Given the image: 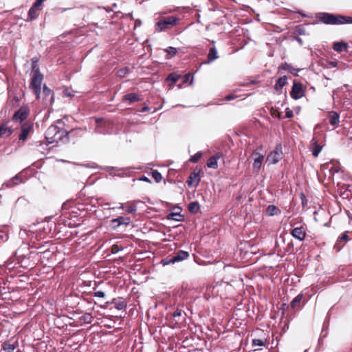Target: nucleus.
<instances>
[{
  "label": "nucleus",
  "mask_w": 352,
  "mask_h": 352,
  "mask_svg": "<svg viewBox=\"0 0 352 352\" xmlns=\"http://www.w3.org/2000/svg\"><path fill=\"white\" fill-rule=\"evenodd\" d=\"M24 249H26V246L21 247L16 251V259L20 263L21 267L25 269H32L40 261L38 258L39 252L38 250H28L25 254L23 252Z\"/></svg>",
  "instance_id": "nucleus-1"
},
{
  "label": "nucleus",
  "mask_w": 352,
  "mask_h": 352,
  "mask_svg": "<svg viewBox=\"0 0 352 352\" xmlns=\"http://www.w3.org/2000/svg\"><path fill=\"white\" fill-rule=\"evenodd\" d=\"M31 80L30 88L36 95V99H40L41 96V84L43 80V75L41 73L38 65L34 61L32 65Z\"/></svg>",
  "instance_id": "nucleus-2"
},
{
  "label": "nucleus",
  "mask_w": 352,
  "mask_h": 352,
  "mask_svg": "<svg viewBox=\"0 0 352 352\" xmlns=\"http://www.w3.org/2000/svg\"><path fill=\"white\" fill-rule=\"evenodd\" d=\"M67 135L66 131L57 126L51 125L45 132V139L49 144L58 143Z\"/></svg>",
  "instance_id": "nucleus-3"
},
{
  "label": "nucleus",
  "mask_w": 352,
  "mask_h": 352,
  "mask_svg": "<svg viewBox=\"0 0 352 352\" xmlns=\"http://www.w3.org/2000/svg\"><path fill=\"white\" fill-rule=\"evenodd\" d=\"M181 19L175 16H170L163 18L156 23V31L162 32L177 25Z\"/></svg>",
  "instance_id": "nucleus-4"
},
{
  "label": "nucleus",
  "mask_w": 352,
  "mask_h": 352,
  "mask_svg": "<svg viewBox=\"0 0 352 352\" xmlns=\"http://www.w3.org/2000/svg\"><path fill=\"white\" fill-rule=\"evenodd\" d=\"M41 94L43 96V104L45 107L51 106L54 103V96L53 91L45 84L43 85Z\"/></svg>",
  "instance_id": "nucleus-5"
},
{
  "label": "nucleus",
  "mask_w": 352,
  "mask_h": 352,
  "mask_svg": "<svg viewBox=\"0 0 352 352\" xmlns=\"http://www.w3.org/2000/svg\"><path fill=\"white\" fill-rule=\"evenodd\" d=\"M305 94L303 86L301 82H294L290 95L292 98L297 100L302 98Z\"/></svg>",
  "instance_id": "nucleus-6"
},
{
  "label": "nucleus",
  "mask_w": 352,
  "mask_h": 352,
  "mask_svg": "<svg viewBox=\"0 0 352 352\" xmlns=\"http://www.w3.org/2000/svg\"><path fill=\"white\" fill-rule=\"evenodd\" d=\"M318 18L320 21L325 24L333 25V22L335 21H333L335 19V14H333L327 12L319 13Z\"/></svg>",
  "instance_id": "nucleus-7"
},
{
  "label": "nucleus",
  "mask_w": 352,
  "mask_h": 352,
  "mask_svg": "<svg viewBox=\"0 0 352 352\" xmlns=\"http://www.w3.org/2000/svg\"><path fill=\"white\" fill-rule=\"evenodd\" d=\"M28 116V111L26 109L21 108L14 113L12 120L16 122H22L25 120Z\"/></svg>",
  "instance_id": "nucleus-8"
},
{
  "label": "nucleus",
  "mask_w": 352,
  "mask_h": 352,
  "mask_svg": "<svg viewBox=\"0 0 352 352\" xmlns=\"http://www.w3.org/2000/svg\"><path fill=\"white\" fill-rule=\"evenodd\" d=\"M199 182H200L199 173H197L195 171H193L190 174L186 182H187L188 186H190H190L197 187L199 185Z\"/></svg>",
  "instance_id": "nucleus-9"
},
{
  "label": "nucleus",
  "mask_w": 352,
  "mask_h": 352,
  "mask_svg": "<svg viewBox=\"0 0 352 352\" xmlns=\"http://www.w3.org/2000/svg\"><path fill=\"white\" fill-rule=\"evenodd\" d=\"M293 237L302 241L305 239L306 236L305 229L304 227H297L292 230L291 232Z\"/></svg>",
  "instance_id": "nucleus-10"
},
{
  "label": "nucleus",
  "mask_w": 352,
  "mask_h": 352,
  "mask_svg": "<svg viewBox=\"0 0 352 352\" xmlns=\"http://www.w3.org/2000/svg\"><path fill=\"white\" fill-rule=\"evenodd\" d=\"M32 130V125L30 123H24L21 126V133L19 135V140L25 141L29 133Z\"/></svg>",
  "instance_id": "nucleus-11"
},
{
  "label": "nucleus",
  "mask_w": 352,
  "mask_h": 352,
  "mask_svg": "<svg viewBox=\"0 0 352 352\" xmlns=\"http://www.w3.org/2000/svg\"><path fill=\"white\" fill-rule=\"evenodd\" d=\"M253 155L255 156L254 161L253 163V171L254 172H258L262 165L264 156L261 154H259L258 153L254 152Z\"/></svg>",
  "instance_id": "nucleus-12"
},
{
  "label": "nucleus",
  "mask_w": 352,
  "mask_h": 352,
  "mask_svg": "<svg viewBox=\"0 0 352 352\" xmlns=\"http://www.w3.org/2000/svg\"><path fill=\"white\" fill-rule=\"evenodd\" d=\"M111 223L114 227H118L122 225L128 226L131 223V219L128 217L121 216L116 219H112Z\"/></svg>",
  "instance_id": "nucleus-13"
},
{
  "label": "nucleus",
  "mask_w": 352,
  "mask_h": 352,
  "mask_svg": "<svg viewBox=\"0 0 352 352\" xmlns=\"http://www.w3.org/2000/svg\"><path fill=\"white\" fill-rule=\"evenodd\" d=\"M141 100L140 95L136 93H131L126 94L123 96L122 100L127 102L129 104H131L133 102L140 101Z\"/></svg>",
  "instance_id": "nucleus-14"
},
{
  "label": "nucleus",
  "mask_w": 352,
  "mask_h": 352,
  "mask_svg": "<svg viewBox=\"0 0 352 352\" xmlns=\"http://www.w3.org/2000/svg\"><path fill=\"white\" fill-rule=\"evenodd\" d=\"M189 257V253L184 250H179L173 255V261L175 263L182 261Z\"/></svg>",
  "instance_id": "nucleus-15"
},
{
  "label": "nucleus",
  "mask_w": 352,
  "mask_h": 352,
  "mask_svg": "<svg viewBox=\"0 0 352 352\" xmlns=\"http://www.w3.org/2000/svg\"><path fill=\"white\" fill-rule=\"evenodd\" d=\"M333 21V25L352 23V17L335 14Z\"/></svg>",
  "instance_id": "nucleus-16"
},
{
  "label": "nucleus",
  "mask_w": 352,
  "mask_h": 352,
  "mask_svg": "<svg viewBox=\"0 0 352 352\" xmlns=\"http://www.w3.org/2000/svg\"><path fill=\"white\" fill-rule=\"evenodd\" d=\"M23 182V180L22 179L21 175L17 174L12 178H11L10 180L6 182V183L4 184L8 188H12L16 185H18L21 183Z\"/></svg>",
  "instance_id": "nucleus-17"
},
{
  "label": "nucleus",
  "mask_w": 352,
  "mask_h": 352,
  "mask_svg": "<svg viewBox=\"0 0 352 352\" xmlns=\"http://www.w3.org/2000/svg\"><path fill=\"white\" fill-rule=\"evenodd\" d=\"M40 8L37 7H34V6H32L28 11V18L25 20L28 22H30L32 20L36 19L38 16V10Z\"/></svg>",
  "instance_id": "nucleus-18"
},
{
  "label": "nucleus",
  "mask_w": 352,
  "mask_h": 352,
  "mask_svg": "<svg viewBox=\"0 0 352 352\" xmlns=\"http://www.w3.org/2000/svg\"><path fill=\"white\" fill-rule=\"evenodd\" d=\"M221 156V154L217 153L215 155H213L210 157L208 162H207V166L208 168L216 169L218 167L217 164V160L219 159V157Z\"/></svg>",
  "instance_id": "nucleus-19"
},
{
  "label": "nucleus",
  "mask_w": 352,
  "mask_h": 352,
  "mask_svg": "<svg viewBox=\"0 0 352 352\" xmlns=\"http://www.w3.org/2000/svg\"><path fill=\"white\" fill-rule=\"evenodd\" d=\"M281 159V153L279 152L274 151L270 153V155L267 156V160L269 161L271 164H276Z\"/></svg>",
  "instance_id": "nucleus-20"
},
{
  "label": "nucleus",
  "mask_w": 352,
  "mask_h": 352,
  "mask_svg": "<svg viewBox=\"0 0 352 352\" xmlns=\"http://www.w3.org/2000/svg\"><path fill=\"white\" fill-rule=\"evenodd\" d=\"M112 303L114 304L115 307L118 310H124L126 307V302L123 298H114L112 300Z\"/></svg>",
  "instance_id": "nucleus-21"
},
{
  "label": "nucleus",
  "mask_w": 352,
  "mask_h": 352,
  "mask_svg": "<svg viewBox=\"0 0 352 352\" xmlns=\"http://www.w3.org/2000/svg\"><path fill=\"white\" fill-rule=\"evenodd\" d=\"M329 123L333 126H336L340 122V116L335 111H331L329 113Z\"/></svg>",
  "instance_id": "nucleus-22"
},
{
  "label": "nucleus",
  "mask_w": 352,
  "mask_h": 352,
  "mask_svg": "<svg viewBox=\"0 0 352 352\" xmlns=\"http://www.w3.org/2000/svg\"><path fill=\"white\" fill-rule=\"evenodd\" d=\"M303 298V295L302 294H299L297 295L291 302L290 306L292 309H299L300 308V302Z\"/></svg>",
  "instance_id": "nucleus-23"
},
{
  "label": "nucleus",
  "mask_w": 352,
  "mask_h": 352,
  "mask_svg": "<svg viewBox=\"0 0 352 352\" xmlns=\"http://www.w3.org/2000/svg\"><path fill=\"white\" fill-rule=\"evenodd\" d=\"M348 47V44L344 42H335L333 43V49L338 52L346 51Z\"/></svg>",
  "instance_id": "nucleus-24"
},
{
  "label": "nucleus",
  "mask_w": 352,
  "mask_h": 352,
  "mask_svg": "<svg viewBox=\"0 0 352 352\" xmlns=\"http://www.w3.org/2000/svg\"><path fill=\"white\" fill-rule=\"evenodd\" d=\"M168 220H174L177 221H183L184 220V215L181 214L180 212H170L168 214L166 217Z\"/></svg>",
  "instance_id": "nucleus-25"
},
{
  "label": "nucleus",
  "mask_w": 352,
  "mask_h": 352,
  "mask_svg": "<svg viewBox=\"0 0 352 352\" xmlns=\"http://www.w3.org/2000/svg\"><path fill=\"white\" fill-rule=\"evenodd\" d=\"M287 80V78L285 76L279 78L274 85V89L276 91H280L283 89V87L286 85Z\"/></svg>",
  "instance_id": "nucleus-26"
},
{
  "label": "nucleus",
  "mask_w": 352,
  "mask_h": 352,
  "mask_svg": "<svg viewBox=\"0 0 352 352\" xmlns=\"http://www.w3.org/2000/svg\"><path fill=\"white\" fill-rule=\"evenodd\" d=\"M219 58L217 50L215 46L211 47L208 54V62H212Z\"/></svg>",
  "instance_id": "nucleus-27"
},
{
  "label": "nucleus",
  "mask_w": 352,
  "mask_h": 352,
  "mask_svg": "<svg viewBox=\"0 0 352 352\" xmlns=\"http://www.w3.org/2000/svg\"><path fill=\"white\" fill-rule=\"evenodd\" d=\"M200 209L199 204L197 201H193L189 204L188 210L192 214H196Z\"/></svg>",
  "instance_id": "nucleus-28"
},
{
  "label": "nucleus",
  "mask_w": 352,
  "mask_h": 352,
  "mask_svg": "<svg viewBox=\"0 0 352 352\" xmlns=\"http://www.w3.org/2000/svg\"><path fill=\"white\" fill-rule=\"evenodd\" d=\"M98 124L95 129V132L98 133H107L109 132V130H104L102 129L103 125H105L106 123L103 122L102 120L99 121V120H96Z\"/></svg>",
  "instance_id": "nucleus-29"
},
{
  "label": "nucleus",
  "mask_w": 352,
  "mask_h": 352,
  "mask_svg": "<svg viewBox=\"0 0 352 352\" xmlns=\"http://www.w3.org/2000/svg\"><path fill=\"white\" fill-rule=\"evenodd\" d=\"M0 130H1V133L2 136L3 135L9 136L12 134V133L13 131V130L11 127L7 126L6 124H2L1 125H0Z\"/></svg>",
  "instance_id": "nucleus-30"
},
{
  "label": "nucleus",
  "mask_w": 352,
  "mask_h": 352,
  "mask_svg": "<svg viewBox=\"0 0 352 352\" xmlns=\"http://www.w3.org/2000/svg\"><path fill=\"white\" fill-rule=\"evenodd\" d=\"M16 349V345L14 344H11L9 342H5L2 344V349L5 352H14Z\"/></svg>",
  "instance_id": "nucleus-31"
},
{
  "label": "nucleus",
  "mask_w": 352,
  "mask_h": 352,
  "mask_svg": "<svg viewBox=\"0 0 352 352\" xmlns=\"http://www.w3.org/2000/svg\"><path fill=\"white\" fill-rule=\"evenodd\" d=\"M326 168L329 170V177L333 176V175L339 171L338 166H335L332 163L327 164Z\"/></svg>",
  "instance_id": "nucleus-32"
},
{
  "label": "nucleus",
  "mask_w": 352,
  "mask_h": 352,
  "mask_svg": "<svg viewBox=\"0 0 352 352\" xmlns=\"http://www.w3.org/2000/svg\"><path fill=\"white\" fill-rule=\"evenodd\" d=\"M165 52L167 53V58H171L173 57L177 52V50L175 47H168L167 49L165 50Z\"/></svg>",
  "instance_id": "nucleus-33"
},
{
  "label": "nucleus",
  "mask_w": 352,
  "mask_h": 352,
  "mask_svg": "<svg viewBox=\"0 0 352 352\" xmlns=\"http://www.w3.org/2000/svg\"><path fill=\"white\" fill-rule=\"evenodd\" d=\"M151 175L157 183L160 182L162 179V174L157 170H153L151 172Z\"/></svg>",
  "instance_id": "nucleus-34"
},
{
  "label": "nucleus",
  "mask_w": 352,
  "mask_h": 352,
  "mask_svg": "<svg viewBox=\"0 0 352 352\" xmlns=\"http://www.w3.org/2000/svg\"><path fill=\"white\" fill-rule=\"evenodd\" d=\"M179 77H180L179 75H178L176 73L173 72V73H170L168 76V77L166 78V80L167 81H170L173 83H175V82H176L179 80Z\"/></svg>",
  "instance_id": "nucleus-35"
},
{
  "label": "nucleus",
  "mask_w": 352,
  "mask_h": 352,
  "mask_svg": "<svg viewBox=\"0 0 352 352\" xmlns=\"http://www.w3.org/2000/svg\"><path fill=\"white\" fill-rule=\"evenodd\" d=\"M277 208L274 205H269L267 208L266 212L269 216H273L277 212Z\"/></svg>",
  "instance_id": "nucleus-36"
},
{
  "label": "nucleus",
  "mask_w": 352,
  "mask_h": 352,
  "mask_svg": "<svg viewBox=\"0 0 352 352\" xmlns=\"http://www.w3.org/2000/svg\"><path fill=\"white\" fill-rule=\"evenodd\" d=\"M38 252H39L38 258L40 260L41 259L42 256L43 258H47V259L50 258V257L52 256V252L48 250H45L44 251H38Z\"/></svg>",
  "instance_id": "nucleus-37"
},
{
  "label": "nucleus",
  "mask_w": 352,
  "mask_h": 352,
  "mask_svg": "<svg viewBox=\"0 0 352 352\" xmlns=\"http://www.w3.org/2000/svg\"><path fill=\"white\" fill-rule=\"evenodd\" d=\"M322 150V146L315 142L314 147L312 149V155L314 157H318Z\"/></svg>",
  "instance_id": "nucleus-38"
},
{
  "label": "nucleus",
  "mask_w": 352,
  "mask_h": 352,
  "mask_svg": "<svg viewBox=\"0 0 352 352\" xmlns=\"http://www.w3.org/2000/svg\"><path fill=\"white\" fill-rule=\"evenodd\" d=\"M129 69L127 67L120 69L117 72V76L120 78H124L129 72Z\"/></svg>",
  "instance_id": "nucleus-39"
},
{
  "label": "nucleus",
  "mask_w": 352,
  "mask_h": 352,
  "mask_svg": "<svg viewBox=\"0 0 352 352\" xmlns=\"http://www.w3.org/2000/svg\"><path fill=\"white\" fill-rule=\"evenodd\" d=\"M202 153L201 152H197L194 155L191 156L189 161L192 163H197L201 157Z\"/></svg>",
  "instance_id": "nucleus-40"
},
{
  "label": "nucleus",
  "mask_w": 352,
  "mask_h": 352,
  "mask_svg": "<svg viewBox=\"0 0 352 352\" xmlns=\"http://www.w3.org/2000/svg\"><path fill=\"white\" fill-rule=\"evenodd\" d=\"M82 319L85 323L90 324L92 322L94 318L90 314H86L82 316Z\"/></svg>",
  "instance_id": "nucleus-41"
},
{
  "label": "nucleus",
  "mask_w": 352,
  "mask_h": 352,
  "mask_svg": "<svg viewBox=\"0 0 352 352\" xmlns=\"http://www.w3.org/2000/svg\"><path fill=\"white\" fill-rule=\"evenodd\" d=\"M265 341H263L261 339H254L252 340V346H262L265 345Z\"/></svg>",
  "instance_id": "nucleus-42"
},
{
  "label": "nucleus",
  "mask_w": 352,
  "mask_h": 352,
  "mask_svg": "<svg viewBox=\"0 0 352 352\" xmlns=\"http://www.w3.org/2000/svg\"><path fill=\"white\" fill-rule=\"evenodd\" d=\"M280 68L292 73V67L287 63H282Z\"/></svg>",
  "instance_id": "nucleus-43"
},
{
  "label": "nucleus",
  "mask_w": 352,
  "mask_h": 352,
  "mask_svg": "<svg viewBox=\"0 0 352 352\" xmlns=\"http://www.w3.org/2000/svg\"><path fill=\"white\" fill-rule=\"evenodd\" d=\"M162 263L164 265H166L170 263H175V261H173V256H169L168 257H166V258L163 259Z\"/></svg>",
  "instance_id": "nucleus-44"
},
{
  "label": "nucleus",
  "mask_w": 352,
  "mask_h": 352,
  "mask_svg": "<svg viewBox=\"0 0 352 352\" xmlns=\"http://www.w3.org/2000/svg\"><path fill=\"white\" fill-rule=\"evenodd\" d=\"M349 240V236H348V232H344L341 236H340L337 241V242H340L341 241H348Z\"/></svg>",
  "instance_id": "nucleus-45"
},
{
  "label": "nucleus",
  "mask_w": 352,
  "mask_h": 352,
  "mask_svg": "<svg viewBox=\"0 0 352 352\" xmlns=\"http://www.w3.org/2000/svg\"><path fill=\"white\" fill-rule=\"evenodd\" d=\"M285 117L287 118L293 117V111L289 108H286L285 109Z\"/></svg>",
  "instance_id": "nucleus-46"
},
{
  "label": "nucleus",
  "mask_w": 352,
  "mask_h": 352,
  "mask_svg": "<svg viewBox=\"0 0 352 352\" xmlns=\"http://www.w3.org/2000/svg\"><path fill=\"white\" fill-rule=\"evenodd\" d=\"M94 296L98 298H104L105 296V294L102 291H97L94 293Z\"/></svg>",
  "instance_id": "nucleus-47"
},
{
  "label": "nucleus",
  "mask_w": 352,
  "mask_h": 352,
  "mask_svg": "<svg viewBox=\"0 0 352 352\" xmlns=\"http://www.w3.org/2000/svg\"><path fill=\"white\" fill-rule=\"evenodd\" d=\"M136 207L135 206H131L127 208L126 209V212L128 213H134L136 212Z\"/></svg>",
  "instance_id": "nucleus-48"
},
{
  "label": "nucleus",
  "mask_w": 352,
  "mask_h": 352,
  "mask_svg": "<svg viewBox=\"0 0 352 352\" xmlns=\"http://www.w3.org/2000/svg\"><path fill=\"white\" fill-rule=\"evenodd\" d=\"M45 0H36V1L33 3V6H34V7H37L38 8H40V7L42 6L43 1H45Z\"/></svg>",
  "instance_id": "nucleus-49"
},
{
  "label": "nucleus",
  "mask_w": 352,
  "mask_h": 352,
  "mask_svg": "<svg viewBox=\"0 0 352 352\" xmlns=\"http://www.w3.org/2000/svg\"><path fill=\"white\" fill-rule=\"evenodd\" d=\"M120 251L119 247L118 245H113L111 247V252L112 254H116Z\"/></svg>",
  "instance_id": "nucleus-50"
},
{
  "label": "nucleus",
  "mask_w": 352,
  "mask_h": 352,
  "mask_svg": "<svg viewBox=\"0 0 352 352\" xmlns=\"http://www.w3.org/2000/svg\"><path fill=\"white\" fill-rule=\"evenodd\" d=\"M181 315H182V310H179V309L175 310L173 314V316L175 318L177 317H179Z\"/></svg>",
  "instance_id": "nucleus-51"
},
{
  "label": "nucleus",
  "mask_w": 352,
  "mask_h": 352,
  "mask_svg": "<svg viewBox=\"0 0 352 352\" xmlns=\"http://www.w3.org/2000/svg\"><path fill=\"white\" fill-rule=\"evenodd\" d=\"M235 98V96L233 94H229L226 96V100H231Z\"/></svg>",
  "instance_id": "nucleus-52"
},
{
  "label": "nucleus",
  "mask_w": 352,
  "mask_h": 352,
  "mask_svg": "<svg viewBox=\"0 0 352 352\" xmlns=\"http://www.w3.org/2000/svg\"><path fill=\"white\" fill-rule=\"evenodd\" d=\"M139 179L140 181H144V182H146L151 183V180L148 177H146V176H142Z\"/></svg>",
  "instance_id": "nucleus-53"
},
{
  "label": "nucleus",
  "mask_w": 352,
  "mask_h": 352,
  "mask_svg": "<svg viewBox=\"0 0 352 352\" xmlns=\"http://www.w3.org/2000/svg\"><path fill=\"white\" fill-rule=\"evenodd\" d=\"M63 94H64V95H65V96H68V97H72V96H73V95H72V94H71V93L69 91V90H68V89H65V90H64Z\"/></svg>",
  "instance_id": "nucleus-54"
},
{
  "label": "nucleus",
  "mask_w": 352,
  "mask_h": 352,
  "mask_svg": "<svg viewBox=\"0 0 352 352\" xmlns=\"http://www.w3.org/2000/svg\"><path fill=\"white\" fill-rule=\"evenodd\" d=\"M296 41L300 43V45H302L303 42L301 38L300 37H295Z\"/></svg>",
  "instance_id": "nucleus-55"
},
{
  "label": "nucleus",
  "mask_w": 352,
  "mask_h": 352,
  "mask_svg": "<svg viewBox=\"0 0 352 352\" xmlns=\"http://www.w3.org/2000/svg\"><path fill=\"white\" fill-rule=\"evenodd\" d=\"M189 77H190V74H186V75L184 76V82L188 81V79H189Z\"/></svg>",
  "instance_id": "nucleus-56"
},
{
  "label": "nucleus",
  "mask_w": 352,
  "mask_h": 352,
  "mask_svg": "<svg viewBox=\"0 0 352 352\" xmlns=\"http://www.w3.org/2000/svg\"><path fill=\"white\" fill-rule=\"evenodd\" d=\"M149 110V108L148 107H144L142 109V112H146Z\"/></svg>",
  "instance_id": "nucleus-57"
},
{
  "label": "nucleus",
  "mask_w": 352,
  "mask_h": 352,
  "mask_svg": "<svg viewBox=\"0 0 352 352\" xmlns=\"http://www.w3.org/2000/svg\"><path fill=\"white\" fill-rule=\"evenodd\" d=\"M330 65L333 67H336L337 66V63L336 62H331Z\"/></svg>",
  "instance_id": "nucleus-58"
},
{
  "label": "nucleus",
  "mask_w": 352,
  "mask_h": 352,
  "mask_svg": "<svg viewBox=\"0 0 352 352\" xmlns=\"http://www.w3.org/2000/svg\"><path fill=\"white\" fill-rule=\"evenodd\" d=\"M119 209H123L124 208V204H121L120 206L118 207Z\"/></svg>",
  "instance_id": "nucleus-59"
},
{
  "label": "nucleus",
  "mask_w": 352,
  "mask_h": 352,
  "mask_svg": "<svg viewBox=\"0 0 352 352\" xmlns=\"http://www.w3.org/2000/svg\"><path fill=\"white\" fill-rule=\"evenodd\" d=\"M2 294L1 287H0V294Z\"/></svg>",
  "instance_id": "nucleus-60"
}]
</instances>
